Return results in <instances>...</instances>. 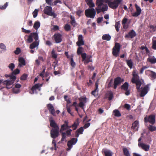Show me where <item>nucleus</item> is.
<instances>
[{"mask_svg":"<svg viewBox=\"0 0 156 156\" xmlns=\"http://www.w3.org/2000/svg\"><path fill=\"white\" fill-rule=\"evenodd\" d=\"M54 40L56 43H59L62 41V35L58 33L55 34L54 35Z\"/></svg>","mask_w":156,"mask_h":156,"instance_id":"obj_14","label":"nucleus"},{"mask_svg":"<svg viewBox=\"0 0 156 156\" xmlns=\"http://www.w3.org/2000/svg\"><path fill=\"white\" fill-rule=\"evenodd\" d=\"M86 100L87 98L86 97L81 98H79L80 102L78 106L81 108L82 109H84L83 106L86 102Z\"/></svg>","mask_w":156,"mask_h":156,"instance_id":"obj_13","label":"nucleus"},{"mask_svg":"<svg viewBox=\"0 0 156 156\" xmlns=\"http://www.w3.org/2000/svg\"><path fill=\"white\" fill-rule=\"evenodd\" d=\"M47 107L50 113L53 115L55 116V111L52 105L50 104H48L47 105Z\"/></svg>","mask_w":156,"mask_h":156,"instance_id":"obj_18","label":"nucleus"},{"mask_svg":"<svg viewBox=\"0 0 156 156\" xmlns=\"http://www.w3.org/2000/svg\"><path fill=\"white\" fill-rule=\"evenodd\" d=\"M120 50V46L119 44L116 43L115 46L113 48L112 54L115 57H117L119 55Z\"/></svg>","mask_w":156,"mask_h":156,"instance_id":"obj_8","label":"nucleus"},{"mask_svg":"<svg viewBox=\"0 0 156 156\" xmlns=\"http://www.w3.org/2000/svg\"><path fill=\"white\" fill-rule=\"evenodd\" d=\"M49 121L50 123V126L53 127L51 130V136L53 138L55 139L58 136L59 127L55 121L53 120L52 117H50Z\"/></svg>","mask_w":156,"mask_h":156,"instance_id":"obj_3","label":"nucleus"},{"mask_svg":"<svg viewBox=\"0 0 156 156\" xmlns=\"http://www.w3.org/2000/svg\"><path fill=\"white\" fill-rule=\"evenodd\" d=\"M8 5V2H6L4 5L0 7V9H4L6 8Z\"/></svg>","mask_w":156,"mask_h":156,"instance_id":"obj_52","label":"nucleus"},{"mask_svg":"<svg viewBox=\"0 0 156 156\" xmlns=\"http://www.w3.org/2000/svg\"><path fill=\"white\" fill-rule=\"evenodd\" d=\"M13 91L14 93L17 94L20 92V90L19 89L14 88L13 90Z\"/></svg>","mask_w":156,"mask_h":156,"instance_id":"obj_53","label":"nucleus"},{"mask_svg":"<svg viewBox=\"0 0 156 156\" xmlns=\"http://www.w3.org/2000/svg\"><path fill=\"white\" fill-rule=\"evenodd\" d=\"M22 31L26 33L29 34L30 32V31L29 30H27L25 29H24V28H22Z\"/></svg>","mask_w":156,"mask_h":156,"instance_id":"obj_55","label":"nucleus"},{"mask_svg":"<svg viewBox=\"0 0 156 156\" xmlns=\"http://www.w3.org/2000/svg\"><path fill=\"white\" fill-rule=\"evenodd\" d=\"M147 72H149L150 73V75L151 77L154 78H156V73H155L152 71H146V73Z\"/></svg>","mask_w":156,"mask_h":156,"instance_id":"obj_38","label":"nucleus"},{"mask_svg":"<svg viewBox=\"0 0 156 156\" xmlns=\"http://www.w3.org/2000/svg\"><path fill=\"white\" fill-rule=\"evenodd\" d=\"M31 35H32L33 37L34 38L35 41H37L39 42V40L38 39V34L36 33H31Z\"/></svg>","mask_w":156,"mask_h":156,"instance_id":"obj_27","label":"nucleus"},{"mask_svg":"<svg viewBox=\"0 0 156 156\" xmlns=\"http://www.w3.org/2000/svg\"><path fill=\"white\" fill-rule=\"evenodd\" d=\"M123 81V80L120 77H117L115 79L114 83V88L116 89L117 86L120 84Z\"/></svg>","mask_w":156,"mask_h":156,"instance_id":"obj_16","label":"nucleus"},{"mask_svg":"<svg viewBox=\"0 0 156 156\" xmlns=\"http://www.w3.org/2000/svg\"><path fill=\"white\" fill-rule=\"evenodd\" d=\"M126 61L128 66L130 68L132 69L133 67V62L132 60H126Z\"/></svg>","mask_w":156,"mask_h":156,"instance_id":"obj_30","label":"nucleus"},{"mask_svg":"<svg viewBox=\"0 0 156 156\" xmlns=\"http://www.w3.org/2000/svg\"><path fill=\"white\" fill-rule=\"evenodd\" d=\"M70 64L71 66L73 67H74L76 65V63L74 61L73 59V56H72V57L71 58V61H70Z\"/></svg>","mask_w":156,"mask_h":156,"instance_id":"obj_41","label":"nucleus"},{"mask_svg":"<svg viewBox=\"0 0 156 156\" xmlns=\"http://www.w3.org/2000/svg\"><path fill=\"white\" fill-rule=\"evenodd\" d=\"M58 3L59 4H61L62 2L60 0H56L54 2V5H56Z\"/></svg>","mask_w":156,"mask_h":156,"instance_id":"obj_61","label":"nucleus"},{"mask_svg":"<svg viewBox=\"0 0 156 156\" xmlns=\"http://www.w3.org/2000/svg\"><path fill=\"white\" fill-rule=\"evenodd\" d=\"M81 56L82 58V61L84 62L85 64L92 61L91 56H87V54L85 53L82 54Z\"/></svg>","mask_w":156,"mask_h":156,"instance_id":"obj_9","label":"nucleus"},{"mask_svg":"<svg viewBox=\"0 0 156 156\" xmlns=\"http://www.w3.org/2000/svg\"><path fill=\"white\" fill-rule=\"evenodd\" d=\"M79 125V122L78 121L75 122L72 125V127L73 128V130L76 129Z\"/></svg>","mask_w":156,"mask_h":156,"instance_id":"obj_37","label":"nucleus"},{"mask_svg":"<svg viewBox=\"0 0 156 156\" xmlns=\"http://www.w3.org/2000/svg\"><path fill=\"white\" fill-rule=\"evenodd\" d=\"M123 151L124 154L126 156H130L129 151L127 148H124Z\"/></svg>","mask_w":156,"mask_h":156,"instance_id":"obj_33","label":"nucleus"},{"mask_svg":"<svg viewBox=\"0 0 156 156\" xmlns=\"http://www.w3.org/2000/svg\"><path fill=\"white\" fill-rule=\"evenodd\" d=\"M120 23L119 22H116L115 24V28L117 31H119V28L120 27Z\"/></svg>","mask_w":156,"mask_h":156,"instance_id":"obj_39","label":"nucleus"},{"mask_svg":"<svg viewBox=\"0 0 156 156\" xmlns=\"http://www.w3.org/2000/svg\"><path fill=\"white\" fill-rule=\"evenodd\" d=\"M20 49L19 48H17L16 50L14 51V52L16 55L19 54L20 52Z\"/></svg>","mask_w":156,"mask_h":156,"instance_id":"obj_47","label":"nucleus"},{"mask_svg":"<svg viewBox=\"0 0 156 156\" xmlns=\"http://www.w3.org/2000/svg\"><path fill=\"white\" fill-rule=\"evenodd\" d=\"M136 35V34L134 31L132 30L129 32L128 34L125 35L126 37L133 38Z\"/></svg>","mask_w":156,"mask_h":156,"instance_id":"obj_19","label":"nucleus"},{"mask_svg":"<svg viewBox=\"0 0 156 156\" xmlns=\"http://www.w3.org/2000/svg\"><path fill=\"white\" fill-rule=\"evenodd\" d=\"M68 122H67L66 121H65V124L62 125L61 129L60 130V132L61 133H62L63 132V131L67 129V127H68Z\"/></svg>","mask_w":156,"mask_h":156,"instance_id":"obj_23","label":"nucleus"},{"mask_svg":"<svg viewBox=\"0 0 156 156\" xmlns=\"http://www.w3.org/2000/svg\"><path fill=\"white\" fill-rule=\"evenodd\" d=\"M127 21L128 19L127 18H124L122 20V24L127 23Z\"/></svg>","mask_w":156,"mask_h":156,"instance_id":"obj_63","label":"nucleus"},{"mask_svg":"<svg viewBox=\"0 0 156 156\" xmlns=\"http://www.w3.org/2000/svg\"><path fill=\"white\" fill-rule=\"evenodd\" d=\"M40 22L39 21H37L34 23V28L36 30H37V29L40 27Z\"/></svg>","mask_w":156,"mask_h":156,"instance_id":"obj_32","label":"nucleus"},{"mask_svg":"<svg viewBox=\"0 0 156 156\" xmlns=\"http://www.w3.org/2000/svg\"><path fill=\"white\" fill-rule=\"evenodd\" d=\"M122 0H110L108 3L109 7L113 9H116L118 7Z\"/></svg>","mask_w":156,"mask_h":156,"instance_id":"obj_6","label":"nucleus"},{"mask_svg":"<svg viewBox=\"0 0 156 156\" xmlns=\"http://www.w3.org/2000/svg\"><path fill=\"white\" fill-rule=\"evenodd\" d=\"M10 79L4 81L3 83L4 84L6 85L7 86L11 85H12L14 82L16 80V76L12 74L9 76Z\"/></svg>","mask_w":156,"mask_h":156,"instance_id":"obj_7","label":"nucleus"},{"mask_svg":"<svg viewBox=\"0 0 156 156\" xmlns=\"http://www.w3.org/2000/svg\"><path fill=\"white\" fill-rule=\"evenodd\" d=\"M0 48L3 51H5L6 50V47L3 43H1L0 44Z\"/></svg>","mask_w":156,"mask_h":156,"instance_id":"obj_40","label":"nucleus"},{"mask_svg":"<svg viewBox=\"0 0 156 156\" xmlns=\"http://www.w3.org/2000/svg\"><path fill=\"white\" fill-rule=\"evenodd\" d=\"M44 12L48 16H52L54 18H55L57 16V15L55 12L53 11L52 8L51 6H46L44 10Z\"/></svg>","mask_w":156,"mask_h":156,"instance_id":"obj_5","label":"nucleus"},{"mask_svg":"<svg viewBox=\"0 0 156 156\" xmlns=\"http://www.w3.org/2000/svg\"><path fill=\"white\" fill-rule=\"evenodd\" d=\"M19 73L20 70L17 69L15 70L13 72V73L15 75Z\"/></svg>","mask_w":156,"mask_h":156,"instance_id":"obj_59","label":"nucleus"},{"mask_svg":"<svg viewBox=\"0 0 156 156\" xmlns=\"http://www.w3.org/2000/svg\"><path fill=\"white\" fill-rule=\"evenodd\" d=\"M46 3L49 5H53L54 4L52 3L51 0H46Z\"/></svg>","mask_w":156,"mask_h":156,"instance_id":"obj_58","label":"nucleus"},{"mask_svg":"<svg viewBox=\"0 0 156 156\" xmlns=\"http://www.w3.org/2000/svg\"><path fill=\"white\" fill-rule=\"evenodd\" d=\"M90 8L85 11V14L87 17L91 18H94L96 13L95 10L93 8L95 6L93 0H85Z\"/></svg>","mask_w":156,"mask_h":156,"instance_id":"obj_2","label":"nucleus"},{"mask_svg":"<svg viewBox=\"0 0 156 156\" xmlns=\"http://www.w3.org/2000/svg\"><path fill=\"white\" fill-rule=\"evenodd\" d=\"M102 151L104 153L105 156H112V152L107 149H103Z\"/></svg>","mask_w":156,"mask_h":156,"instance_id":"obj_20","label":"nucleus"},{"mask_svg":"<svg viewBox=\"0 0 156 156\" xmlns=\"http://www.w3.org/2000/svg\"><path fill=\"white\" fill-rule=\"evenodd\" d=\"M147 67L146 66H143V67L141 69L140 71V74H142L143 73V72L144 70L147 69Z\"/></svg>","mask_w":156,"mask_h":156,"instance_id":"obj_56","label":"nucleus"},{"mask_svg":"<svg viewBox=\"0 0 156 156\" xmlns=\"http://www.w3.org/2000/svg\"><path fill=\"white\" fill-rule=\"evenodd\" d=\"M39 42H38L37 41L34 42L30 45V48L31 49H33L37 47V48L39 44Z\"/></svg>","mask_w":156,"mask_h":156,"instance_id":"obj_25","label":"nucleus"},{"mask_svg":"<svg viewBox=\"0 0 156 156\" xmlns=\"http://www.w3.org/2000/svg\"><path fill=\"white\" fill-rule=\"evenodd\" d=\"M133 77L132 79V82L136 84V88L137 91L140 92V96L144 97L147 94L149 90L148 85H146L142 88V87L144 86L143 83L140 80L138 73L135 70H134L133 72Z\"/></svg>","mask_w":156,"mask_h":156,"instance_id":"obj_1","label":"nucleus"},{"mask_svg":"<svg viewBox=\"0 0 156 156\" xmlns=\"http://www.w3.org/2000/svg\"><path fill=\"white\" fill-rule=\"evenodd\" d=\"M96 5L97 7L96 8V9L98 14L101 12H104L108 9V6L104 0H97Z\"/></svg>","mask_w":156,"mask_h":156,"instance_id":"obj_4","label":"nucleus"},{"mask_svg":"<svg viewBox=\"0 0 156 156\" xmlns=\"http://www.w3.org/2000/svg\"><path fill=\"white\" fill-rule=\"evenodd\" d=\"M76 44L79 47L84 45V42L82 35L80 34L79 36L78 41L76 42Z\"/></svg>","mask_w":156,"mask_h":156,"instance_id":"obj_15","label":"nucleus"},{"mask_svg":"<svg viewBox=\"0 0 156 156\" xmlns=\"http://www.w3.org/2000/svg\"><path fill=\"white\" fill-rule=\"evenodd\" d=\"M111 38V36L109 34H104L102 37V39L103 40L107 41H110Z\"/></svg>","mask_w":156,"mask_h":156,"instance_id":"obj_29","label":"nucleus"},{"mask_svg":"<svg viewBox=\"0 0 156 156\" xmlns=\"http://www.w3.org/2000/svg\"><path fill=\"white\" fill-rule=\"evenodd\" d=\"M38 10L37 9H35L34 11L33 12V17L34 18H36L37 15Z\"/></svg>","mask_w":156,"mask_h":156,"instance_id":"obj_42","label":"nucleus"},{"mask_svg":"<svg viewBox=\"0 0 156 156\" xmlns=\"http://www.w3.org/2000/svg\"><path fill=\"white\" fill-rule=\"evenodd\" d=\"M113 113L114 115L116 116L119 117L121 116L120 113L118 110H114L113 111Z\"/></svg>","mask_w":156,"mask_h":156,"instance_id":"obj_34","label":"nucleus"},{"mask_svg":"<svg viewBox=\"0 0 156 156\" xmlns=\"http://www.w3.org/2000/svg\"><path fill=\"white\" fill-rule=\"evenodd\" d=\"M155 116L153 115H151L148 117L146 116L144 118V122H149L151 124H153L155 121Z\"/></svg>","mask_w":156,"mask_h":156,"instance_id":"obj_11","label":"nucleus"},{"mask_svg":"<svg viewBox=\"0 0 156 156\" xmlns=\"http://www.w3.org/2000/svg\"><path fill=\"white\" fill-rule=\"evenodd\" d=\"M45 72V69H43L42 72L41 73H40V74L39 75L40 76L42 77H43L44 76V74Z\"/></svg>","mask_w":156,"mask_h":156,"instance_id":"obj_62","label":"nucleus"},{"mask_svg":"<svg viewBox=\"0 0 156 156\" xmlns=\"http://www.w3.org/2000/svg\"><path fill=\"white\" fill-rule=\"evenodd\" d=\"M83 127H82L78 129L76 131L79 133L80 134H82L83 133Z\"/></svg>","mask_w":156,"mask_h":156,"instance_id":"obj_48","label":"nucleus"},{"mask_svg":"<svg viewBox=\"0 0 156 156\" xmlns=\"http://www.w3.org/2000/svg\"><path fill=\"white\" fill-rule=\"evenodd\" d=\"M77 141V139L76 138H72L69 141L67 144L68 148L67 150H69L72 147L73 145L75 144Z\"/></svg>","mask_w":156,"mask_h":156,"instance_id":"obj_10","label":"nucleus"},{"mask_svg":"<svg viewBox=\"0 0 156 156\" xmlns=\"http://www.w3.org/2000/svg\"><path fill=\"white\" fill-rule=\"evenodd\" d=\"M113 97V94L112 91H109L107 92L106 94L105 98H108L109 100H112Z\"/></svg>","mask_w":156,"mask_h":156,"instance_id":"obj_22","label":"nucleus"},{"mask_svg":"<svg viewBox=\"0 0 156 156\" xmlns=\"http://www.w3.org/2000/svg\"><path fill=\"white\" fill-rule=\"evenodd\" d=\"M19 64L18 66L21 67L23 66L26 65L25 61L24 59L22 57H20L19 58Z\"/></svg>","mask_w":156,"mask_h":156,"instance_id":"obj_21","label":"nucleus"},{"mask_svg":"<svg viewBox=\"0 0 156 156\" xmlns=\"http://www.w3.org/2000/svg\"><path fill=\"white\" fill-rule=\"evenodd\" d=\"M152 48L153 49H156V38L154 37L153 39Z\"/></svg>","mask_w":156,"mask_h":156,"instance_id":"obj_35","label":"nucleus"},{"mask_svg":"<svg viewBox=\"0 0 156 156\" xmlns=\"http://www.w3.org/2000/svg\"><path fill=\"white\" fill-rule=\"evenodd\" d=\"M103 17H100L98 18L97 19V22L98 23H101L103 20Z\"/></svg>","mask_w":156,"mask_h":156,"instance_id":"obj_60","label":"nucleus"},{"mask_svg":"<svg viewBox=\"0 0 156 156\" xmlns=\"http://www.w3.org/2000/svg\"><path fill=\"white\" fill-rule=\"evenodd\" d=\"M148 129L150 131H153L156 130V127L152 125H150L148 127Z\"/></svg>","mask_w":156,"mask_h":156,"instance_id":"obj_45","label":"nucleus"},{"mask_svg":"<svg viewBox=\"0 0 156 156\" xmlns=\"http://www.w3.org/2000/svg\"><path fill=\"white\" fill-rule=\"evenodd\" d=\"M70 19H71L70 23L71 25L75 27L77 25V23H76L74 17L72 16H71Z\"/></svg>","mask_w":156,"mask_h":156,"instance_id":"obj_28","label":"nucleus"},{"mask_svg":"<svg viewBox=\"0 0 156 156\" xmlns=\"http://www.w3.org/2000/svg\"><path fill=\"white\" fill-rule=\"evenodd\" d=\"M62 135V138L61 139L62 141H63L66 138V133L65 132H62V133H61Z\"/></svg>","mask_w":156,"mask_h":156,"instance_id":"obj_51","label":"nucleus"},{"mask_svg":"<svg viewBox=\"0 0 156 156\" xmlns=\"http://www.w3.org/2000/svg\"><path fill=\"white\" fill-rule=\"evenodd\" d=\"M128 87L129 84L128 83L126 82L121 86V88L124 90H127L128 89Z\"/></svg>","mask_w":156,"mask_h":156,"instance_id":"obj_31","label":"nucleus"},{"mask_svg":"<svg viewBox=\"0 0 156 156\" xmlns=\"http://www.w3.org/2000/svg\"><path fill=\"white\" fill-rule=\"evenodd\" d=\"M64 28L66 31H69L71 30V26L68 24H66L64 26Z\"/></svg>","mask_w":156,"mask_h":156,"instance_id":"obj_36","label":"nucleus"},{"mask_svg":"<svg viewBox=\"0 0 156 156\" xmlns=\"http://www.w3.org/2000/svg\"><path fill=\"white\" fill-rule=\"evenodd\" d=\"M139 122L137 121H135L132 124V128L135 130L136 131L138 130L139 127Z\"/></svg>","mask_w":156,"mask_h":156,"instance_id":"obj_24","label":"nucleus"},{"mask_svg":"<svg viewBox=\"0 0 156 156\" xmlns=\"http://www.w3.org/2000/svg\"><path fill=\"white\" fill-rule=\"evenodd\" d=\"M135 6L136 9V12H138L140 14L141 12V10L140 7L138 6L136 4H135Z\"/></svg>","mask_w":156,"mask_h":156,"instance_id":"obj_44","label":"nucleus"},{"mask_svg":"<svg viewBox=\"0 0 156 156\" xmlns=\"http://www.w3.org/2000/svg\"><path fill=\"white\" fill-rule=\"evenodd\" d=\"M147 60L152 64L156 63V58L154 56H150Z\"/></svg>","mask_w":156,"mask_h":156,"instance_id":"obj_26","label":"nucleus"},{"mask_svg":"<svg viewBox=\"0 0 156 156\" xmlns=\"http://www.w3.org/2000/svg\"><path fill=\"white\" fill-rule=\"evenodd\" d=\"M27 77V75L26 74H23L21 77V79L22 80H25L26 79Z\"/></svg>","mask_w":156,"mask_h":156,"instance_id":"obj_54","label":"nucleus"},{"mask_svg":"<svg viewBox=\"0 0 156 156\" xmlns=\"http://www.w3.org/2000/svg\"><path fill=\"white\" fill-rule=\"evenodd\" d=\"M42 86V84L39 83L35 84L31 88V91H30V93L31 94L36 93H37L36 90H37L40 91V87H41Z\"/></svg>","mask_w":156,"mask_h":156,"instance_id":"obj_12","label":"nucleus"},{"mask_svg":"<svg viewBox=\"0 0 156 156\" xmlns=\"http://www.w3.org/2000/svg\"><path fill=\"white\" fill-rule=\"evenodd\" d=\"M90 125V123H86L83 126V128L85 129H86Z\"/></svg>","mask_w":156,"mask_h":156,"instance_id":"obj_64","label":"nucleus"},{"mask_svg":"<svg viewBox=\"0 0 156 156\" xmlns=\"http://www.w3.org/2000/svg\"><path fill=\"white\" fill-rule=\"evenodd\" d=\"M82 49L83 48L82 47H80V46L79 47L77 51V53L78 55H80L81 53Z\"/></svg>","mask_w":156,"mask_h":156,"instance_id":"obj_49","label":"nucleus"},{"mask_svg":"<svg viewBox=\"0 0 156 156\" xmlns=\"http://www.w3.org/2000/svg\"><path fill=\"white\" fill-rule=\"evenodd\" d=\"M138 146L139 147H141L145 151H147L149 150L150 148L149 145L145 144L144 143L139 142L138 143Z\"/></svg>","mask_w":156,"mask_h":156,"instance_id":"obj_17","label":"nucleus"},{"mask_svg":"<svg viewBox=\"0 0 156 156\" xmlns=\"http://www.w3.org/2000/svg\"><path fill=\"white\" fill-rule=\"evenodd\" d=\"M52 56L53 58H56L57 57V55L55 52V51L54 50H53L51 52Z\"/></svg>","mask_w":156,"mask_h":156,"instance_id":"obj_50","label":"nucleus"},{"mask_svg":"<svg viewBox=\"0 0 156 156\" xmlns=\"http://www.w3.org/2000/svg\"><path fill=\"white\" fill-rule=\"evenodd\" d=\"M33 36L32 35H31V33L30 34V35L29 36L28 38L27 39V41L29 43H31L33 41Z\"/></svg>","mask_w":156,"mask_h":156,"instance_id":"obj_43","label":"nucleus"},{"mask_svg":"<svg viewBox=\"0 0 156 156\" xmlns=\"http://www.w3.org/2000/svg\"><path fill=\"white\" fill-rule=\"evenodd\" d=\"M9 68L11 70H13V69L15 67L14 64L13 63H12L10 64L8 66Z\"/></svg>","mask_w":156,"mask_h":156,"instance_id":"obj_46","label":"nucleus"},{"mask_svg":"<svg viewBox=\"0 0 156 156\" xmlns=\"http://www.w3.org/2000/svg\"><path fill=\"white\" fill-rule=\"evenodd\" d=\"M140 14V13H139L138 12H135L133 13L132 14V16H133L137 17L139 16Z\"/></svg>","mask_w":156,"mask_h":156,"instance_id":"obj_57","label":"nucleus"}]
</instances>
